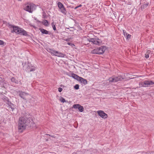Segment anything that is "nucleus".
I'll list each match as a JSON object with an SVG mask.
<instances>
[{
    "label": "nucleus",
    "mask_w": 154,
    "mask_h": 154,
    "mask_svg": "<svg viewBox=\"0 0 154 154\" xmlns=\"http://www.w3.org/2000/svg\"><path fill=\"white\" fill-rule=\"evenodd\" d=\"M8 27L10 29L13 28V30L11 31V32L15 33L17 34L20 35H23L27 36H28L27 32L23 29L16 26H14L11 24L9 23H8Z\"/></svg>",
    "instance_id": "1"
},
{
    "label": "nucleus",
    "mask_w": 154,
    "mask_h": 154,
    "mask_svg": "<svg viewBox=\"0 0 154 154\" xmlns=\"http://www.w3.org/2000/svg\"><path fill=\"white\" fill-rule=\"evenodd\" d=\"M26 120L24 117H21L19 119L18 128L19 131L22 132L25 130L27 126Z\"/></svg>",
    "instance_id": "2"
},
{
    "label": "nucleus",
    "mask_w": 154,
    "mask_h": 154,
    "mask_svg": "<svg viewBox=\"0 0 154 154\" xmlns=\"http://www.w3.org/2000/svg\"><path fill=\"white\" fill-rule=\"evenodd\" d=\"M24 69L28 73L31 72H33L37 69L36 66L32 64L29 62L25 63L23 65Z\"/></svg>",
    "instance_id": "3"
},
{
    "label": "nucleus",
    "mask_w": 154,
    "mask_h": 154,
    "mask_svg": "<svg viewBox=\"0 0 154 154\" xmlns=\"http://www.w3.org/2000/svg\"><path fill=\"white\" fill-rule=\"evenodd\" d=\"M25 5V6L24 8L23 9L29 13H32L35 9V5L33 3H27Z\"/></svg>",
    "instance_id": "4"
},
{
    "label": "nucleus",
    "mask_w": 154,
    "mask_h": 154,
    "mask_svg": "<svg viewBox=\"0 0 154 154\" xmlns=\"http://www.w3.org/2000/svg\"><path fill=\"white\" fill-rule=\"evenodd\" d=\"M57 5L60 12L63 14H66L67 11L63 5L60 2H58Z\"/></svg>",
    "instance_id": "5"
},
{
    "label": "nucleus",
    "mask_w": 154,
    "mask_h": 154,
    "mask_svg": "<svg viewBox=\"0 0 154 154\" xmlns=\"http://www.w3.org/2000/svg\"><path fill=\"white\" fill-rule=\"evenodd\" d=\"M87 41L89 42H91L94 44L99 45L100 44V42H99L96 40L95 38H87Z\"/></svg>",
    "instance_id": "6"
},
{
    "label": "nucleus",
    "mask_w": 154,
    "mask_h": 154,
    "mask_svg": "<svg viewBox=\"0 0 154 154\" xmlns=\"http://www.w3.org/2000/svg\"><path fill=\"white\" fill-rule=\"evenodd\" d=\"M97 113L103 119H105L108 117V115L103 111L99 110L97 111Z\"/></svg>",
    "instance_id": "7"
},
{
    "label": "nucleus",
    "mask_w": 154,
    "mask_h": 154,
    "mask_svg": "<svg viewBox=\"0 0 154 154\" xmlns=\"http://www.w3.org/2000/svg\"><path fill=\"white\" fill-rule=\"evenodd\" d=\"M73 107L74 109H78L79 111L82 112L84 111V108L83 106H81L79 104H75L73 105Z\"/></svg>",
    "instance_id": "8"
},
{
    "label": "nucleus",
    "mask_w": 154,
    "mask_h": 154,
    "mask_svg": "<svg viewBox=\"0 0 154 154\" xmlns=\"http://www.w3.org/2000/svg\"><path fill=\"white\" fill-rule=\"evenodd\" d=\"M113 77L116 82L119 81H121L125 79L122 75H118V76H113Z\"/></svg>",
    "instance_id": "9"
},
{
    "label": "nucleus",
    "mask_w": 154,
    "mask_h": 154,
    "mask_svg": "<svg viewBox=\"0 0 154 154\" xmlns=\"http://www.w3.org/2000/svg\"><path fill=\"white\" fill-rule=\"evenodd\" d=\"M99 54H101L104 53L106 50V47L105 46H102L97 48Z\"/></svg>",
    "instance_id": "10"
},
{
    "label": "nucleus",
    "mask_w": 154,
    "mask_h": 154,
    "mask_svg": "<svg viewBox=\"0 0 154 154\" xmlns=\"http://www.w3.org/2000/svg\"><path fill=\"white\" fill-rule=\"evenodd\" d=\"M144 84H145V85H146V87H149L150 85L154 84V82H153L152 81L145 80L144 81Z\"/></svg>",
    "instance_id": "11"
},
{
    "label": "nucleus",
    "mask_w": 154,
    "mask_h": 154,
    "mask_svg": "<svg viewBox=\"0 0 154 154\" xmlns=\"http://www.w3.org/2000/svg\"><path fill=\"white\" fill-rule=\"evenodd\" d=\"M78 81H79L81 83L84 84V85H85L87 84V81L86 79L80 77Z\"/></svg>",
    "instance_id": "12"
},
{
    "label": "nucleus",
    "mask_w": 154,
    "mask_h": 154,
    "mask_svg": "<svg viewBox=\"0 0 154 154\" xmlns=\"http://www.w3.org/2000/svg\"><path fill=\"white\" fill-rule=\"evenodd\" d=\"M55 56L61 57H64L65 55L59 52L58 51H56Z\"/></svg>",
    "instance_id": "13"
},
{
    "label": "nucleus",
    "mask_w": 154,
    "mask_h": 154,
    "mask_svg": "<svg viewBox=\"0 0 154 154\" xmlns=\"http://www.w3.org/2000/svg\"><path fill=\"white\" fill-rule=\"evenodd\" d=\"M40 31L43 34H50L49 32L42 28L40 29Z\"/></svg>",
    "instance_id": "14"
},
{
    "label": "nucleus",
    "mask_w": 154,
    "mask_h": 154,
    "mask_svg": "<svg viewBox=\"0 0 154 154\" xmlns=\"http://www.w3.org/2000/svg\"><path fill=\"white\" fill-rule=\"evenodd\" d=\"M71 77H72V78H74V79H76L77 81H78L79 78L80 77L78 75H77L72 73L71 74Z\"/></svg>",
    "instance_id": "15"
},
{
    "label": "nucleus",
    "mask_w": 154,
    "mask_h": 154,
    "mask_svg": "<svg viewBox=\"0 0 154 154\" xmlns=\"http://www.w3.org/2000/svg\"><path fill=\"white\" fill-rule=\"evenodd\" d=\"M8 106L11 108L12 109V110H13L14 108L13 107V106L14 105L13 103H12L9 100L7 101V102H6Z\"/></svg>",
    "instance_id": "16"
},
{
    "label": "nucleus",
    "mask_w": 154,
    "mask_h": 154,
    "mask_svg": "<svg viewBox=\"0 0 154 154\" xmlns=\"http://www.w3.org/2000/svg\"><path fill=\"white\" fill-rule=\"evenodd\" d=\"M11 82H14L16 84H18L19 83V82L18 80H16L14 77H12L11 79Z\"/></svg>",
    "instance_id": "17"
},
{
    "label": "nucleus",
    "mask_w": 154,
    "mask_h": 154,
    "mask_svg": "<svg viewBox=\"0 0 154 154\" xmlns=\"http://www.w3.org/2000/svg\"><path fill=\"white\" fill-rule=\"evenodd\" d=\"M42 23L45 26H48L49 25L48 22L47 20H44Z\"/></svg>",
    "instance_id": "18"
},
{
    "label": "nucleus",
    "mask_w": 154,
    "mask_h": 154,
    "mask_svg": "<svg viewBox=\"0 0 154 154\" xmlns=\"http://www.w3.org/2000/svg\"><path fill=\"white\" fill-rule=\"evenodd\" d=\"M25 95H26V93L23 92H20L19 94L20 96L23 99H24V97Z\"/></svg>",
    "instance_id": "19"
},
{
    "label": "nucleus",
    "mask_w": 154,
    "mask_h": 154,
    "mask_svg": "<svg viewBox=\"0 0 154 154\" xmlns=\"http://www.w3.org/2000/svg\"><path fill=\"white\" fill-rule=\"evenodd\" d=\"M148 4H149L148 3H144L143 5L141 6V9H144L145 8H146L148 6Z\"/></svg>",
    "instance_id": "20"
},
{
    "label": "nucleus",
    "mask_w": 154,
    "mask_h": 154,
    "mask_svg": "<svg viewBox=\"0 0 154 154\" xmlns=\"http://www.w3.org/2000/svg\"><path fill=\"white\" fill-rule=\"evenodd\" d=\"M108 80L110 82H116L113 76L110 77L109 78Z\"/></svg>",
    "instance_id": "21"
},
{
    "label": "nucleus",
    "mask_w": 154,
    "mask_h": 154,
    "mask_svg": "<svg viewBox=\"0 0 154 154\" xmlns=\"http://www.w3.org/2000/svg\"><path fill=\"white\" fill-rule=\"evenodd\" d=\"M98 50L97 48V49H95L91 51V53L93 54H99V52H98Z\"/></svg>",
    "instance_id": "22"
},
{
    "label": "nucleus",
    "mask_w": 154,
    "mask_h": 154,
    "mask_svg": "<svg viewBox=\"0 0 154 154\" xmlns=\"http://www.w3.org/2000/svg\"><path fill=\"white\" fill-rule=\"evenodd\" d=\"M42 18H47V16L46 15V13L45 11H43L42 13Z\"/></svg>",
    "instance_id": "23"
},
{
    "label": "nucleus",
    "mask_w": 154,
    "mask_h": 154,
    "mask_svg": "<svg viewBox=\"0 0 154 154\" xmlns=\"http://www.w3.org/2000/svg\"><path fill=\"white\" fill-rule=\"evenodd\" d=\"M29 115H28V114L26 113L25 114L24 116H23V117H25V118H26V120L28 119H29Z\"/></svg>",
    "instance_id": "24"
},
{
    "label": "nucleus",
    "mask_w": 154,
    "mask_h": 154,
    "mask_svg": "<svg viewBox=\"0 0 154 154\" xmlns=\"http://www.w3.org/2000/svg\"><path fill=\"white\" fill-rule=\"evenodd\" d=\"M139 85L140 86V87H146V86L145 85V84H144V82H143L139 83Z\"/></svg>",
    "instance_id": "25"
},
{
    "label": "nucleus",
    "mask_w": 154,
    "mask_h": 154,
    "mask_svg": "<svg viewBox=\"0 0 154 154\" xmlns=\"http://www.w3.org/2000/svg\"><path fill=\"white\" fill-rule=\"evenodd\" d=\"M57 51L53 50L51 52V54L53 55H54L55 56V55L56 54V53Z\"/></svg>",
    "instance_id": "26"
},
{
    "label": "nucleus",
    "mask_w": 154,
    "mask_h": 154,
    "mask_svg": "<svg viewBox=\"0 0 154 154\" xmlns=\"http://www.w3.org/2000/svg\"><path fill=\"white\" fill-rule=\"evenodd\" d=\"M74 88L75 89L78 90L79 88V85L78 84H76L74 86Z\"/></svg>",
    "instance_id": "27"
},
{
    "label": "nucleus",
    "mask_w": 154,
    "mask_h": 154,
    "mask_svg": "<svg viewBox=\"0 0 154 154\" xmlns=\"http://www.w3.org/2000/svg\"><path fill=\"white\" fill-rule=\"evenodd\" d=\"M3 99L5 102H7V101H8L9 99L8 97H3Z\"/></svg>",
    "instance_id": "28"
},
{
    "label": "nucleus",
    "mask_w": 154,
    "mask_h": 154,
    "mask_svg": "<svg viewBox=\"0 0 154 154\" xmlns=\"http://www.w3.org/2000/svg\"><path fill=\"white\" fill-rule=\"evenodd\" d=\"M47 135L49 136L50 137H53L54 138H57L56 137V136L55 135H53L51 134H46Z\"/></svg>",
    "instance_id": "29"
},
{
    "label": "nucleus",
    "mask_w": 154,
    "mask_h": 154,
    "mask_svg": "<svg viewBox=\"0 0 154 154\" xmlns=\"http://www.w3.org/2000/svg\"><path fill=\"white\" fill-rule=\"evenodd\" d=\"M60 100L61 101V102L63 103H64L66 102L65 100L63 98V97H62V98Z\"/></svg>",
    "instance_id": "30"
},
{
    "label": "nucleus",
    "mask_w": 154,
    "mask_h": 154,
    "mask_svg": "<svg viewBox=\"0 0 154 154\" xmlns=\"http://www.w3.org/2000/svg\"><path fill=\"white\" fill-rule=\"evenodd\" d=\"M95 38L96 39V40H97L99 42H100V44L102 42L100 39L98 38H97L96 36H95Z\"/></svg>",
    "instance_id": "31"
},
{
    "label": "nucleus",
    "mask_w": 154,
    "mask_h": 154,
    "mask_svg": "<svg viewBox=\"0 0 154 154\" xmlns=\"http://www.w3.org/2000/svg\"><path fill=\"white\" fill-rule=\"evenodd\" d=\"M5 43V42L2 40H0V45H4Z\"/></svg>",
    "instance_id": "32"
},
{
    "label": "nucleus",
    "mask_w": 154,
    "mask_h": 154,
    "mask_svg": "<svg viewBox=\"0 0 154 154\" xmlns=\"http://www.w3.org/2000/svg\"><path fill=\"white\" fill-rule=\"evenodd\" d=\"M53 50V49H51L50 48H48L47 50V51L48 52L51 53V52Z\"/></svg>",
    "instance_id": "33"
},
{
    "label": "nucleus",
    "mask_w": 154,
    "mask_h": 154,
    "mask_svg": "<svg viewBox=\"0 0 154 154\" xmlns=\"http://www.w3.org/2000/svg\"><path fill=\"white\" fill-rule=\"evenodd\" d=\"M127 36V39H130L131 38V35L130 34H128L127 35H126Z\"/></svg>",
    "instance_id": "34"
},
{
    "label": "nucleus",
    "mask_w": 154,
    "mask_h": 154,
    "mask_svg": "<svg viewBox=\"0 0 154 154\" xmlns=\"http://www.w3.org/2000/svg\"><path fill=\"white\" fill-rule=\"evenodd\" d=\"M58 90L59 92H60L62 91L63 90V89L62 88H58Z\"/></svg>",
    "instance_id": "35"
},
{
    "label": "nucleus",
    "mask_w": 154,
    "mask_h": 154,
    "mask_svg": "<svg viewBox=\"0 0 154 154\" xmlns=\"http://www.w3.org/2000/svg\"><path fill=\"white\" fill-rule=\"evenodd\" d=\"M34 19H35V20L36 21H37V22H38V23H41V21H39V20H38L37 19V18H36V17H34Z\"/></svg>",
    "instance_id": "36"
},
{
    "label": "nucleus",
    "mask_w": 154,
    "mask_h": 154,
    "mask_svg": "<svg viewBox=\"0 0 154 154\" xmlns=\"http://www.w3.org/2000/svg\"><path fill=\"white\" fill-rule=\"evenodd\" d=\"M123 32L124 34V35L125 36L126 35H127V33L126 32V31L125 30H123Z\"/></svg>",
    "instance_id": "37"
},
{
    "label": "nucleus",
    "mask_w": 154,
    "mask_h": 154,
    "mask_svg": "<svg viewBox=\"0 0 154 154\" xmlns=\"http://www.w3.org/2000/svg\"><path fill=\"white\" fill-rule=\"evenodd\" d=\"M67 44H68V45H69L71 46H72V45L74 46V45L72 43H70L69 42H68L67 43Z\"/></svg>",
    "instance_id": "38"
},
{
    "label": "nucleus",
    "mask_w": 154,
    "mask_h": 154,
    "mask_svg": "<svg viewBox=\"0 0 154 154\" xmlns=\"http://www.w3.org/2000/svg\"><path fill=\"white\" fill-rule=\"evenodd\" d=\"M52 28H53V29L54 30H56V28L55 26H52Z\"/></svg>",
    "instance_id": "39"
},
{
    "label": "nucleus",
    "mask_w": 154,
    "mask_h": 154,
    "mask_svg": "<svg viewBox=\"0 0 154 154\" xmlns=\"http://www.w3.org/2000/svg\"><path fill=\"white\" fill-rule=\"evenodd\" d=\"M145 57L146 58H148L149 57V55L148 54H146Z\"/></svg>",
    "instance_id": "40"
},
{
    "label": "nucleus",
    "mask_w": 154,
    "mask_h": 154,
    "mask_svg": "<svg viewBox=\"0 0 154 154\" xmlns=\"http://www.w3.org/2000/svg\"><path fill=\"white\" fill-rule=\"evenodd\" d=\"M51 25H52V26H55V24H54V22H53L52 23H51Z\"/></svg>",
    "instance_id": "41"
},
{
    "label": "nucleus",
    "mask_w": 154,
    "mask_h": 154,
    "mask_svg": "<svg viewBox=\"0 0 154 154\" xmlns=\"http://www.w3.org/2000/svg\"><path fill=\"white\" fill-rule=\"evenodd\" d=\"M65 40L66 41L68 42L69 41V39L68 38V39H65Z\"/></svg>",
    "instance_id": "42"
},
{
    "label": "nucleus",
    "mask_w": 154,
    "mask_h": 154,
    "mask_svg": "<svg viewBox=\"0 0 154 154\" xmlns=\"http://www.w3.org/2000/svg\"><path fill=\"white\" fill-rule=\"evenodd\" d=\"M82 5H79L78 6V8H79V7H82Z\"/></svg>",
    "instance_id": "43"
},
{
    "label": "nucleus",
    "mask_w": 154,
    "mask_h": 154,
    "mask_svg": "<svg viewBox=\"0 0 154 154\" xmlns=\"http://www.w3.org/2000/svg\"><path fill=\"white\" fill-rule=\"evenodd\" d=\"M78 8V6H76V7L75 8V9H77V8Z\"/></svg>",
    "instance_id": "44"
},
{
    "label": "nucleus",
    "mask_w": 154,
    "mask_h": 154,
    "mask_svg": "<svg viewBox=\"0 0 154 154\" xmlns=\"http://www.w3.org/2000/svg\"><path fill=\"white\" fill-rule=\"evenodd\" d=\"M73 28V27H69V28H67V29H69V28Z\"/></svg>",
    "instance_id": "45"
},
{
    "label": "nucleus",
    "mask_w": 154,
    "mask_h": 154,
    "mask_svg": "<svg viewBox=\"0 0 154 154\" xmlns=\"http://www.w3.org/2000/svg\"><path fill=\"white\" fill-rule=\"evenodd\" d=\"M150 52V51H147V53H149Z\"/></svg>",
    "instance_id": "46"
},
{
    "label": "nucleus",
    "mask_w": 154,
    "mask_h": 154,
    "mask_svg": "<svg viewBox=\"0 0 154 154\" xmlns=\"http://www.w3.org/2000/svg\"><path fill=\"white\" fill-rule=\"evenodd\" d=\"M77 154V153H76L75 152H73V153L72 154Z\"/></svg>",
    "instance_id": "47"
},
{
    "label": "nucleus",
    "mask_w": 154,
    "mask_h": 154,
    "mask_svg": "<svg viewBox=\"0 0 154 154\" xmlns=\"http://www.w3.org/2000/svg\"><path fill=\"white\" fill-rule=\"evenodd\" d=\"M19 1H21L22 0H18Z\"/></svg>",
    "instance_id": "48"
}]
</instances>
